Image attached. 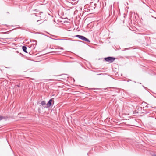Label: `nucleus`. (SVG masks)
<instances>
[{
    "instance_id": "nucleus-10",
    "label": "nucleus",
    "mask_w": 156,
    "mask_h": 156,
    "mask_svg": "<svg viewBox=\"0 0 156 156\" xmlns=\"http://www.w3.org/2000/svg\"><path fill=\"white\" fill-rule=\"evenodd\" d=\"M149 107H150V108H155V107H152V106L151 105H150V106Z\"/></svg>"
},
{
    "instance_id": "nucleus-11",
    "label": "nucleus",
    "mask_w": 156,
    "mask_h": 156,
    "mask_svg": "<svg viewBox=\"0 0 156 156\" xmlns=\"http://www.w3.org/2000/svg\"><path fill=\"white\" fill-rule=\"evenodd\" d=\"M90 89H94V90H95V89H100L101 88H90Z\"/></svg>"
},
{
    "instance_id": "nucleus-5",
    "label": "nucleus",
    "mask_w": 156,
    "mask_h": 156,
    "mask_svg": "<svg viewBox=\"0 0 156 156\" xmlns=\"http://www.w3.org/2000/svg\"><path fill=\"white\" fill-rule=\"evenodd\" d=\"M151 90H149V91H148V92L150 93H152L156 94V91L154 90V88H151Z\"/></svg>"
},
{
    "instance_id": "nucleus-1",
    "label": "nucleus",
    "mask_w": 156,
    "mask_h": 156,
    "mask_svg": "<svg viewBox=\"0 0 156 156\" xmlns=\"http://www.w3.org/2000/svg\"><path fill=\"white\" fill-rule=\"evenodd\" d=\"M76 37L78 38H79L83 40L84 41H86L87 42H90V41L88 39L86 38L85 37L80 35H76Z\"/></svg>"
},
{
    "instance_id": "nucleus-17",
    "label": "nucleus",
    "mask_w": 156,
    "mask_h": 156,
    "mask_svg": "<svg viewBox=\"0 0 156 156\" xmlns=\"http://www.w3.org/2000/svg\"><path fill=\"white\" fill-rule=\"evenodd\" d=\"M106 89V88H104V89L105 90Z\"/></svg>"
},
{
    "instance_id": "nucleus-9",
    "label": "nucleus",
    "mask_w": 156,
    "mask_h": 156,
    "mask_svg": "<svg viewBox=\"0 0 156 156\" xmlns=\"http://www.w3.org/2000/svg\"><path fill=\"white\" fill-rule=\"evenodd\" d=\"M148 107H149V106H148V105H146V106H145V107H143L144 110V108H147Z\"/></svg>"
},
{
    "instance_id": "nucleus-18",
    "label": "nucleus",
    "mask_w": 156,
    "mask_h": 156,
    "mask_svg": "<svg viewBox=\"0 0 156 156\" xmlns=\"http://www.w3.org/2000/svg\"><path fill=\"white\" fill-rule=\"evenodd\" d=\"M154 18H155V19H156V17H155Z\"/></svg>"
},
{
    "instance_id": "nucleus-7",
    "label": "nucleus",
    "mask_w": 156,
    "mask_h": 156,
    "mask_svg": "<svg viewBox=\"0 0 156 156\" xmlns=\"http://www.w3.org/2000/svg\"><path fill=\"white\" fill-rule=\"evenodd\" d=\"M41 104L42 106H44L46 105L45 101H41Z\"/></svg>"
},
{
    "instance_id": "nucleus-15",
    "label": "nucleus",
    "mask_w": 156,
    "mask_h": 156,
    "mask_svg": "<svg viewBox=\"0 0 156 156\" xmlns=\"http://www.w3.org/2000/svg\"><path fill=\"white\" fill-rule=\"evenodd\" d=\"M147 89L148 90H147L148 91H149V89H148V88H147Z\"/></svg>"
},
{
    "instance_id": "nucleus-8",
    "label": "nucleus",
    "mask_w": 156,
    "mask_h": 156,
    "mask_svg": "<svg viewBox=\"0 0 156 156\" xmlns=\"http://www.w3.org/2000/svg\"><path fill=\"white\" fill-rule=\"evenodd\" d=\"M4 119V117L0 115V121Z\"/></svg>"
},
{
    "instance_id": "nucleus-14",
    "label": "nucleus",
    "mask_w": 156,
    "mask_h": 156,
    "mask_svg": "<svg viewBox=\"0 0 156 156\" xmlns=\"http://www.w3.org/2000/svg\"><path fill=\"white\" fill-rule=\"evenodd\" d=\"M147 89L148 90H147L148 91H149V89H148V88H147Z\"/></svg>"
},
{
    "instance_id": "nucleus-4",
    "label": "nucleus",
    "mask_w": 156,
    "mask_h": 156,
    "mask_svg": "<svg viewBox=\"0 0 156 156\" xmlns=\"http://www.w3.org/2000/svg\"><path fill=\"white\" fill-rule=\"evenodd\" d=\"M31 42H33L32 44L33 45V47H34V45H35V46H36L37 45V41L36 40H32ZM35 46L34 47V48H35Z\"/></svg>"
},
{
    "instance_id": "nucleus-2",
    "label": "nucleus",
    "mask_w": 156,
    "mask_h": 156,
    "mask_svg": "<svg viewBox=\"0 0 156 156\" xmlns=\"http://www.w3.org/2000/svg\"><path fill=\"white\" fill-rule=\"evenodd\" d=\"M104 59L106 61L108 62L109 63L112 62L115 59V58L111 57L105 58Z\"/></svg>"
},
{
    "instance_id": "nucleus-16",
    "label": "nucleus",
    "mask_w": 156,
    "mask_h": 156,
    "mask_svg": "<svg viewBox=\"0 0 156 156\" xmlns=\"http://www.w3.org/2000/svg\"><path fill=\"white\" fill-rule=\"evenodd\" d=\"M39 21V20H37V22H38Z\"/></svg>"
},
{
    "instance_id": "nucleus-3",
    "label": "nucleus",
    "mask_w": 156,
    "mask_h": 156,
    "mask_svg": "<svg viewBox=\"0 0 156 156\" xmlns=\"http://www.w3.org/2000/svg\"><path fill=\"white\" fill-rule=\"evenodd\" d=\"M52 100L51 99H50L49 100L47 104V106H44V108H48L50 107L52 105Z\"/></svg>"
},
{
    "instance_id": "nucleus-13",
    "label": "nucleus",
    "mask_w": 156,
    "mask_h": 156,
    "mask_svg": "<svg viewBox=\"0 0 156 156\" xmlns=\"http://www.w3.org/2000/svg\"><path fill=\"white\" fill-rule=\"evenodd\" d=\"M153 156H156V154L154 155Z\"/></svg>"
},
{
    "instance_id": "nucleus-12",
    "label": "nucleus",
    "mask_w": 156,
    "mask_h": 156,
    "mask_svg": "<svg viewBox=\"0 0 156 156\" xmlns=\"http://www.w3.org/2000/svg\"><path fill=\"white\" fill-rule=\"evenodd\" d=\"M150 111L149 110V111H146V112H146V113H147L149 112Z\"/></svg>"
},
{
    "instance_id": "nucleus-6",
    "label": "nucleus",
    "mask_w": 156,
    "mask_h": 156,
    "mask_svg": "<svg viewBox=\"0 0 156 156\" xmlns=\"http://www.w3.org/2000/svg\"><path fill=\"white\" fill-rule=\"evenodd\" d=\"M22 49L23 50V51L25 52L26 53H27V51L26 50H27V47L26 46H23L22 47Z\"/></svg>"
}]
</instances>
